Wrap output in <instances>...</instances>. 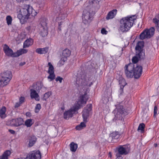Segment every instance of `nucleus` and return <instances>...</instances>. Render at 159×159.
<instances>
[{"instance_id":"obj_44","label":"nucleus","mask_w":159,"mask_h":159,"mask_svg":"<svg viewBox=\"0 0 159 159\" xmlns=\"http://www.w3.org/2000/svg\"><path fill=\"white\" fill-rule=\"evenodd\" d=\"M24 101L25 98L24 97H21L20 98L19 102L21 104L24 102Z\"/></svg>"},{"instance_id":"obj_20","label":"nucleus","mask_w":159,"mask_h":159,"mask_svg":"<svg viewBox=\"0 0 159 159\" xmlns=\"http://www.w3.org/2000/svg\"><path fill=\"white\" fill-rule=\"evenodd\" d=\"M34 43L33 39L30 38L25 40L24 43L23 48H28L32 45Z\"/></svg>"},{"instance_id":"obj_42","label":"nucleus","mask_w":159,"mask_h":159,"mask_svg":"<svg viewBox=\"0 0 159 159\" xmlns=\"http://www.w3.org/2000/svg\"><path fill=\"white\" fill-rule=\"evenodd\" d=\"M123 86L120 87V89L119 90V93H120V95H121L123 92Z\"/></svg>"},{"instance_id":"obj_32","label":"nucleus","mask_w":159,"mask_h":159,"mask_svg":"<svg viewBox=\"0 0 159 159\" xmlns=\"http://www.w3.org/2000/svg\"><path fill=\"white\" fill-rule=\"evenodd\" d=\"M145 127V125L144 123H141L138 126V131L140 130L141 132L143 133L144 131Z\"/></svg>"},{"instance_id":"obj_46","label":"nucleus","mask_w":159,"mask_h":159,"mask_svg":"<svg viewBox=\"0 0 159 159\" xmlns=\"http://www.w3.org/2000/svg\"><path fill=\"white\" fill-rule=\"evenodd\" d=\"M75 129L77 130H80L83 129V128L80 126V125H79L76 126Z\"/></svg>"},{"instance_id":"obj_51","label":"nucleus","mask_w":159,"mask_h":159,"mask_svg":"<svg viewBox=\"0 0 159 159\" xmlns=\"http://www.w3.org/2000/svg\"><path fill=\"white\" fill-rule=\"evenodd\" d=\"M25 62H21L20 63L19 65L20 66H23L24 65H25Z\"/></svg>"},{"instance_id":"obj_56","label":"nucleus","mask_w":159,"mask_h":159,"mask_svg":"<svg viewBox=\"0 0 159 159\" xmlns=\"http://www.w3.org/2000/svg\"><path fill=\"white\" fill-rule=\"evenodd\" d=\"M133 2H135V0H132Z\"/></svg>"},{"instance_id":"obj_27","label":"nucleus","mask_w":159,"mask_h":159,"mask_svg":"<svg viewBox=\"0 0 159 159\" xmlns=\"http://www.w3.org/2000/svg\"><path fill=\"white\" fill-rule=\"evenodd\" d=\"M70 150L71 151L75 152L78 148V145L74 142H72L70 144Z\"/></svg>"},{"instance_id":"obj_54","label":"nucleus","mask_w":159,"mask_h":159,"mask_svg":"<svg viewBox=\"0 0 159 159\" xmlns=\"http://www.w3.org/2000/svg\"><path fill=\"white\" fill-rule=\"evenodd\" d=\"M120 157H117L116 159H123L122 158H121L120 159Z\"/></svg>"},{"instance_id":"obj_43","label":"nucleus","mask_w":159,"mask_h":159,"mask_svg":"<svg viewBox=\"0 0 159 159\" xmlns=\"http://www.w3.org/2000/svg\"><path fill=\"white\" fill-rule=\"evenodd\" d=\"M101 33L102 34H106L107 32L105 28H102L101 30Z\"/></svg>"},{"instance_id":"obj_8","label":"nucleus","mask_w":159,"mask_h":159,"mask_svg":"<svg viewBox=\"0 0 159 159\" xmlns=\"http://www.w3.org/2000/svg\"><path fill=\"white\" fill-rule=\"evenodd\" d=\"M1 78L0 79V86L3 87L7 85L12 78L11 72L7 70L1 74Z\"/></svg>"},{"instance_id":"obj_15","label":"nucleus","mask_w":159,"mask_h":159,"mask_svg":"<svg viewBox=\"0 0 159 159\" xmlns=\"http://www.w3.org/2000/svg\"><path fill=\"white\" fill-rule=\"evenodd\" d=\"M23 119L21 118H19L16 119H12L8 121V125L12 126H19L23 124Z\"/></svg>"},{"instance_id":"obj_47","label":"nucleus","mask_w":159,"mask_h":159,"mask_svg":"<svg viewBox=\"0 0 159 159\" xmlns=\"http://www.w3.org/2000/svg\"><path fill=\"white\" fill-rule=\"evenodd\" d=\"M80 126L82 128L86 127V125L85 123L84 122H82L80 124Z\"/></svg>"},{"instance_id":"obj_25","label":"nucleus","mask_w":159,"mask_h":159,"mask_svg":"<svg viewBox=\"0 0 159 159\" xmlns=\"http://www.w3.org/2000/svg\"><path fill=\"white\" fill-rule=\"evenodd\" d=\"M6 111V108L5 106H3L0 109V116L1 118L4 119L7 117Z\"/></svg>"},{"instance_id":"obj_29","label":"nucleus","mask_w":159,"mask_h":159,"mask_svg":"<svg viewBox=\"0 0 159 159\" xmlns=\"http://www.w3.org/2000/svg\"><path fill=\"white\" fill-rule=\"evenodd\" d=\"M11 152L9 150L5 151L2 156H0V159H8V157L11 154Z\"/></svg>"},{"instance_id":"obj_2","label":"nucleus","mask_w":159,"mask_h":159,"mask_svg":"<svg viewBox=\"0 0 159 159\" xmlns=\"http://www.w3.org/2000/svg\"><path fill=\"white\" fill-rule=\"evenodd\" d=\"M125 72L128 78H132L134 76V78L138 79L142 73L143 67L142 66L138 64H136L135 67L133 64L129 63L125 66Z\"/></svg>"},{"instance_id":"obj_23","label":"nucleus","mask_w":159,"mask_h":159,"mask_svg":"<svg viewBox=\"0 0 159 159\" xmlns=\"http://www.w3.org/2000/svg\"><path fill=\"white\" fill-rule=\"evenodd\" d=\"M37 138L34 135H32L29 137L28 145L30 147H32L34 144L37 141Z\"/></svg>"},{"instance_id":"obj_6","label":"nucleus","mask_w":159,"mask_h":159,"mask_svg":"<svg viewBox=\"0 0 159 159\" xmlns=\"http://www.w3.org/2000/svg\"><path fill=\"white\" fill-rule=\"evenodd\" d=\"M116 106L117 112L115 115V118L116 120H120L122 121V124H124L125 116L131 112L130 108H125L121 103L116 104Z\"/></svg>"},{"instance_id":"obj_40","label":"nucleus","mask_w":159,"mask_h":159,"mask_svg":"<svg viewBox=\"0 0 159 159\" xmlns=\"http://www.w3.org/2000/svg\"><path fill=\"white\" fill-rule=\"evenodd\" d=\"M157 108L156 106H154V114L153 116L154 118L156 117L157 115Z\"/></svg>"},{"instance_id":"obj_35","label":"nucleus","mask_w":159,"mask_h":159,"mask_svg":"<svg viewBox=\"0 0 159 159\" xmlns=\"http://www.w3.org/2000/svg\"><path fill=\"white\" fill-rule=\"evenodd\" d=\"M51 95V93L50 92H48L45 93L43 95L42 98L43 100L46 101V100Z\"/></svg>"},{"instance_id":"obj_18","label":"nucleus","mask_w":159,"mask_h":159,"mask_svg":"<svg viewBox=\"0 0 159 159\" xmlns=\"http://www.w3.org/2000/svg\"><path fill=\"white\" fill-rule=\"evenodd\" d=\"M117 12V10L116 9H114L110 11L107 14L106 19L107 20L113 19L116 15Z\"/></svg>"},{"instance_id":"obj_58","label":"nucleus","mask_w":159,"mask_h":159,"mask_svg":"<svg viewBox=\"0 0 159 159\" xmlns=\"http://www.w3.org/2000/svg\"><path fill=\"white\" fill-rule=\"evenodd\" d=\"M62 108V110H63V109H64V108Z\"/></svg>"},{"instance_id":"obj_3","label":"nucleus","mask_w":159,"mask_h":159,"mask_svg":"<svg viewBox=\"0 0 159 159\" xmlns=\"http://www.w3.org/2000/svg\"><path fill=\"white\" fill-rule=\"evenodd\" d=\"M37 12L32 7L28 5L27 8H22L21 9L17 15V17L19 19L22 24H24L28 19L31 15L32 16L36 15Z\"/></svg>"},{"instance_id":"obj_53","label":"nucleus","mask_w":159,"mask_h":159,"mask_svg":"<svg viewBox=\"0 0 159 159\" xmlns=\"http://www.w3.org/2000/svg\"><path fill=\"white\" fill-rule=\"evenodd\" d=\"M154 145L155 147H156L157 146V144L156 143H154Z\"/></svg>"},{"instance_id":"obj_33","label":"nucleus","mask_w":159,"mask_h":159,"mask_svg":"<svg viewBox=\"0 0 159 159\" xmlns=\"http://www.w3.org/2000/svg\"><path fill=\"white\" fill-rule=\"evenodd\" d=\"M152 21L156 25L157 30L159 31V20L155 18L153 19Z\"/></svg>"},{"instance_id":"obj_31","label":"nucleus","mask_w":159,"mask_h":159,"mask_svg":"<svg viewBox=\"0 0 159 159\" xmlns=\"http://www.w3.org/2000/svg\"><path fill=\"white\" fill-rule=\"evenodd\" d=\"M119 84L120 85V87L123 86V87H124L126 84L125 80L124 79H123L120 76L119 77Z\"/></svg>"},{"instance_id":"obj_7","label":"nucleus","mask_w":159,"mask_h":159,"mask_svg":"<svg viewBox=\"0 0 159 159\" xmlns=\"http://www.w3.org/2000/svg\"><path fill=\"white\" fill-rule=\"evenodd\" d=\"M86 75L85 73L82 72L79 74H77L75 83V85L76 87H81L82 88H88L93 84V82L89 84L86 81Z\"/></svg>"},{"instance_id":"obj_26","label":"nucleus","mask_w":159,"mask_h":159,"mask_svg":"<svg viewBox=\"0 0 159 159\" xmlns=\"http://www.w3.org/2000/svg\"><path fill=\"white\" fill-rule=\"evenodd\" d=\"M59 13L58 16L57 17L56 20L58 21L60 20H64L67 17V15L66 14L62 13L61 11L59 10Z\"/></svg>"},{"instance_id":"obj_12","label":"nucleus","mask_w":159,"mask_h":159,"mask_svg":"<svg viewBox=\"0 0 159 159\" xmlns=\"http://www.w3.org/2000/svg\"><path fill=\"white\" fill-rule=\"evenodd\" d=\"M41 27L40 28L39 34L42 37H45L48 34L47 23L45 20L40 22Z\"/></svg>"},{"instance_id":"obj_9","label":"nucleus","mask_w":159,"mask_h":159,"mask_svg":"<svg viewBox=\"0 0 159 159\" xmlns=\"http://www.w3.org/2000/svg\"><path fill=\"white\" fill-rule=\"evenodd\" d=\"M155 29L154 27H151L149 29H146L142 32L140 35V38L142 40L145 39H150L152 37L155 33Z\"/></svg>"},{"instance_id":"obj_36","label":"nucleus","mask_w":159,"mask_h":159,"mask_svg":"<svg viewBox=\"0 0 159 159\" xmlns=\"http://www.w3.org/2000/svg\"><path fill=\"white\" fill-rule=\"evenodd\" d=\"M67 59L61 57V60L59 61L58 64L59 66H61L64 64L65 62L66 61Z\"/></svg>"},{"instance_id":"obj_1","label":"nucleus","mask_w":159,"mask_h":159,"mask_svg":"<svg viewBox=\"0 0 159 159\" xmlns=\"http://www.w3.org/2000/svg\"><path fill=\"white\" fill-rule=\"evenodd\" d=\"M88 99V96L86 92L84 94L80 97V99L76 104L71 107L69 110L65 111L63 113L64 119L68 120L70 118L72 117L74 114L78 113V111L80 109L82 104H85Z\"/></svg>"},{"instance_id":"obj_11","label":"nucleus","mask_w":159,"mask_h":159,"mask_svg":"<svg viewBox=\"0 0 159 159\" xmlns=\"http://www.w3.org/2000/svg\"><path fill=\"white\" fill-rule=\"evenodd\" d=\"M83 21L85 24H89L93 19V15L90 11L85 10L83 12Z\"/></svg>"},{"instance_id":"obj_49","label":"nucleus","mask_w":159,"mask_h":159,"mask_svg":"<svg viewBox=\"0 0 159 159\" xmlns=\"http://www.w3.org/2000/svg\"><path fill=\"white\" fill-rule=\"evenodd\" d=\"M26 116L27 117H30L31 116V114L30 112H27L26 113Z\"/></svg>"},{"instance_id":"obj_17","label":"nucleus","mask_w":159,"mask_h":159,"mask_svg":"<svg viewBox=\"0 0 159 159\" xmlns=\"http://www.w3.org/2000/svg\"><path fill=\"white\" fill-rule=\"evenodd\" d=\"M30 97L32 99L34 98L36 101H39V96L36 91L33 89H30Z\"/></svg>"},{"instance_id":"obj_45","label":"nucleus","mask_w":159,"mask_h":159,"mask_svg":"<svg viewBox=\"0 0 159 159\" xmlns=\"http://www.w3.org/2000/svg\"><path fill=\"white\" fill-rule=\"evenodd\" d=\"M89 2L90 3V4H95V3H96L97 4H98V3H99V2L98 1H95V0H93L91 2L89 1Z\"/></svg>"},{"instance_id":"obj_4","label":"nucleus","mask_w":159,"mask_h":159,"mask_svg":"<svg viewBox=\"0 0 159 159\" xmlns=\"http://www.w3.org/2000/svg\"><path fill=\"white\" fill-rule=\"evenodd\" d=\"M135 15L128 16L122 18L120 21V30L123 32H127L133 26L134 20H136Z\"/></svg>"},{"instance_id":"obj_57","label":"nucleus","mask_w":159,"mask_h":159,"mask_svg":"<svg viewBox=\"0 0 159 159\" xmlns=\"http://www.w3.org/2000/svg\"><path fill=\"white\" fill-rule=\"evenodd\" d=\"M57 8H57V7H56V9H57Z\"/></svg>"},{"instance_id":"obj_52","label":"nucleus","mask_w":159,"mask_h":159,"mask_svg":"<svg viewBox=\"0 0 159 159\" xmlns=\"http://www.w3.org/2000/svg\"><path fill=\"white\" fill-rule=\"evenodd\" d=\"M156 39L157 40L159 41V36L157 37L156 38Z\"/></svg>"},{"instance_id":"obj_13","label":"nucleus","mask_w":159,"mask_h":159,"mask_svg":"<svg viewBox=\"0 0 159 159\" xmlns=\"http://www.w3.org/2000/svg\"><path fill=\"white\" fill-rule=\"evenodd\" d=\"M3 51L5 55L8 57H16V52H14L7 44H4L3 47Z\"/></svg>"},{"instance_id":"obj_30","label":"nucleus","mask_w":159,"mask_h":159,"mask_svg":"<svg viewBox=\"0 0 159 159\" xmlns=\"http://www.w3.org/2000/svg\"><path fill=\"white\" fill-rule=\"evenodd\" d=\"M34 122L33 119H28L25 120V124L27 127H30L34 123Z\"/></svg>"},{"instance_id":"obj_41","label":"nucleus","mask_w":159,"mask_h":159,"mask_svg":"<svg viewBox=\"0 0 159 159\" xmlns=\"http://www.w3.org/2000/svg\"><path fill=\"white\" fill-rule=\"evenodd\" d=\"M63 78L60 76H57L56 78V80L57 81H59L60 83H62V81L63 80Z\"/></svg>"},{"instance_id":"obj_5","label":"nucleus","mask_w":159,"mask_h":159,"mask_svg":"<svg viewBox=\"0 0 159 159\" xmlns=\"http://www.w3.org/2000/svg\"><path fill=\"white\" fill-rule=\"evenodd\" d=\"M144 47L143 41H139L137 43L135 47V56L133 57L132 61L133 64H137L139 61L144 60L145 58V52L143 51Z\"/></svg>"},{"instance_id":"obj_22","label":"nucleus","mask_w":159,"mask_h":159,"mask_svg":"<svg viewBox=\"0 0 159 159\" xmlns=\"http://www.w3.org/2000/svg\"><path fill=\"white\" fill-rule=\"evenodd\" d=\"M43 85L42 82L41 81H39L37 82L36 84H33L32 87L38 92H39L40 90L42 89Z\"/></svg>"},{"instance_id":"obj_21","label":"nucleus","mask_w":159,"mask_h":159,"mask_svg":"<svg viewBox=\"0 0 159 159\" xmlns=\"http://www.w3.org/2000/svg\"><path fill=\"white\" fill-rule=\"evenodd\" d=\"M49 48V47H46L43 48H37L36 49L35 52H36L39 54H45L48 52Z\"/></svg>"},{"instance_id":"obj_39","label":"nucleus","mask_w":159,"mask_h":159,"mask_svg":"<svg viewBox=\"0 0 159 159\" xmlns=\"http://www.w3.org/2000/svg\"><path fill=\"white\" fill-rule=\"evenodd\" d=\"M63 23V21H61L58 22V31L61 32V26L62 23Z\"/></svg>"},{"instance_id":"obj_16","label":"nucleus","mask_w":159,"mask_h":159,"mask_svg":"<svg viewBox=\"0 0 159 159\" xmlns=\"http://www.w3.org/2000/svg\"><path fill=\"white\" fill-rule=\"evenodd\" d=\"M49 68L48 73L49 74L48 77V79H50V81L53 80L55 78V75L54 74V70L53 66L50 62L48 63Z\"/></svg>"},{"instance_id":"obj_50","label":"nucleus","mask_w":159,"mask_h":159,"mask_svg":"<svg viewBox=\"0 0 159 159\" xmlns=\"http://www.w3.org/2000/svg\"><path fill=\"white\" fill-rule=\"evenodd\" d=\"M20 103L19 102L16 103L15 105V107L17 108L19 107L20 106Z\"/></svg>"},{"instance_id":"obj_55","label":"nucleus","mask_w":159,"mask_h":159,"mask_svg":"<svg viewBox=\"0 0 159 159\" xmlns=\"http://www.w3.org/2000/svg\"><path fill=\"white\" fill-rule=\"evenodd\" d=\"M109 155H111V156L110 157H111V152H109Z\"/></svg>"},{"instance_id":"obj_19","label":"nucleus","mask_w":159,"mask_h":159,"mask_svg":"<svg viewBox=\"0 0 159 159\" xmlns=\"http://www.w3.org/2000/svg\"><path fill=\"white\" fill-rule=\"evenodd\" d=\"M71 53L70 50L68 48H66L62 51L61 57L67 60L68 58L70 55Z\"/></svg>"},{"instance_id":"obj_24","label":"nucleus","mask_w":159,"mask_h":159,"mask_svg":"<svg viewBox=\"0 0 159 159\" xmlns=\"http://www.w3.org/2000/svg\"><path fill=\"white\" fill-rule=\"evenodd\" d=\"M120 136V134H119L118 132H114L111 133L110 134V137L111 138L112 140L114 141L116 140L115 142H116L117 141V139L119 138Z\"/></svg>"},{"instance_id":"obj_48","label":"nucleus","mask_w":159,"mask_h":159,"mask_svg":"<svg viewBox=\"0 0 159 159\" xmlns=\"http://www.w3.org/2000/svg\"><path fill=\"white\" fill-rule=\"evenodd\" d=\"M8 131L11 134H15L16 133V132L14 130L9 129L8 130Z\"/></svg>"},{"instance_id":"obj_37","label":"nucleus","mask_w":159,"mask_h":159,"mask_svg":"<svg viewBox=\"0 0 159 159\" xmlns=\"http://www.w3.org/2000/svg\"><path fill=\"white\" fill-rule=\"evenodd\" d=\"M41 108V104L39 103L37 104L35 107V112L36 113H38Z\"/></svg>"},{"instance_id":"obj_38","label":"nucleus","mask_w":159,"mask_h":159,"mask_svg":"<svg viewBox=\"0 0 159 159\" xmlns=\"http://www.w3.org/2000/svg\"><path fill=\"white\" fill-rule=\"evenodd\" d=\"M26 29L27 30L30 31V30H34L35 27L33 26V25H32L26 27Z\"/></svg>"},{"instance_id":"obj_10","label":"nucleus","mask_w":159,"mask_h":159,"mask_svg":"<svg viewBox=\"0 0 159 159\" xmlns=\"http://www.w3.org/2000/svg\"><path fill=\"white\" fill-rule=\"evenodd\" d=\"M92 105L91 104L87 105V106L84 108L82 111V115L84 122H87V119L89 116V114L92 112Z\"/></svg>"},{"instance_id":"obj_34","label":"nucleus","mask_w":159,"mask_h":159,"mask_svg":"<svg viewBox=\"0 0 159 159\" xmlns=\"http://www.w3.org/2000/svg\"><path fill=\"white\" fill-rule=\"evenodd\" d=\"M6 20L7 25H11L12 21V18L10 16H7L6 18Z\"/></svg>"},{"instance_id":"obj_14","label":"nucleus","mask_w":159,"mask_h":159,"mask_svg":"<svg viewBox=\"0 0 159 159\" xmlns=\"http://www.w3.org/2000/svg\"><path fill=\"white\" fill-rule=\"evenodd\" d=\"M130 150L129 148H126L125 145L120 146L118 149V152L116 154L117 157H120L121 155L127 154Z\"/></svg>"},{"instance_id":"obj_28","label":"nucleus","mask_w":159,"mask_h":159,"mask_svg":"<svg viewBox=\"0 0 159 159\" xmlns=\"http://www.w3.org/2000/svg\"><path fill=\"white\" fill-rule=\"evenodd\" d=\"M27 52L28 50L26 49H20L16 52V57H19L22 54L26 53Z\"/></svg>"}]
</instances>
